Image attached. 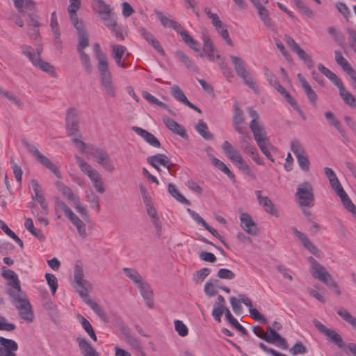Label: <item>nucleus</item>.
<instances>
[{
	"label": "nucleus",
	"instance_id": "0eeeda50",
	"mask_svg": "<svg viewBox=\"0 0 356 356\" xmlns=\"http://www.w3.org/2000/svg\"><path fill=\"white\" fill-rule=\"evenodd\" d=\"M78 44L77 51L80 56L81 63L84 66L86 70L90 73L92 71V65L89 56L84 51V49L89 45V38L88 33L84 29L77 31Z\"/></svg>",
	"mask_w": 356,
	"mask_h": 356
},
{
	"label": "nucleus",
	"instance_id": "7ed1b4c3",
	"mask_svg": "<svg viewBox=\"0 0 356 356\" xmlns=\"http://www.w3.org/2000/svg\"><path fill=\"white\" fill-rule=\"evenodd\" d=\"M75 159L79 168L82 172L89 177L95 190L99 193H104L105 192V188L99 172L93 168L91 165L86 162L81 157L76 155Z\"/></svg>",
	"mask_w": 356,
	"mask_h": 356
},
{
	"label": "nucleus",
	"instance_id": "dca6fc26",
	"mask_svg": "<svg viewBox=\"0 0 356 356\" xmlns=\"http://www.w3.org/2000/svg\"><path fill=\"white\" fill-rule=\"evenodd\" d=\"M119 325L120 331L123 335V339L126 343L131 346L138 352H142L143 348L138 339L131 332L130 329L124 324V323L119 320Z\"/></svg>",
	"mask_w": 356,
	"mask_h": 356
},
{
	"label": "nucleus",
	"instance_id": "e433bc0d",
	"mask_svg": "<svg viewBox=\"0 0 356 356\" xmlns=\"http://www.w3.org/2000/svg\"><path fill=\"white\" fill-rule=\"evenodd\" d=\"M337 195L340 197L341 201L345 209L350 211L352 213V215L356 218V207L353 203L351 200L349 198L346 192L343 190Z\"/></svg>",
	"mask_w": 356,
	"mask_h": 356
},
{
	"label": "nucleus",
	"instance_id": "9b49d317",
	"mask_svg": "<svg viewBox=\"0 0 356 356\" xmlns=\"http://www.w3.org/2000/svg\"><path fill=\"white\" fill-rule=\"evenodd\" d=\"M291 149L296 156L300 168L304 171H308L309 168V161L305 149L298 140H293L291 143Z\"/></svg>",
	"mask_w": 356,
	"mask_h": 356
},
{
	"label": "nucleus",
	"instance_id": "2eb2a0df",
	"mask_svg": "<svg viewBox=\"0 0 356 356\" xmlns=\"http://www.w3.org/2000/svg\"><path fill=\"white\" fill-rule=\"evenodd\" d=\"M252 120L250 122V129L253 134L254 138L266 134V132L264 126L259 121V115L258 113L250 107L246 108Z\"/></svg>",
	"mask_w": 356,
	"mask_h": 356
},
{
	"label": "nucleus",
	"instance_id": "79ce46f5",
	"mask_svg": "<svg viewBox=\"0 0 356 356\" xmlns=\"http://www.w3.org/2000/svg\"><path fill=\"white\" fill-rule=\"evenodd\" d=\"M96 161L106 170L112 172L114 170V166L111 160V158L105 151H102L97 159H96Z\"/></svg>",
	"mask_w": 356,
	"mask_h": 356
},
{
	"label": "nucleus",
	"instance_id": "6ab92c4d",
	"mask_svg": "<svg viewBox=\"0 0 356 356\" xmlns=\"http://www.w3.org/2000/svg\"><path fill=\"white\" fill-rule=\"evenodd\" d=\"M17 349L18 345L15 341L0 337V356H16L15 352Z\"/></svg>",
	"mask_w": 356,
	"mask_h": 356
},
{
	"label": "nucleus",
	"instance_id": "3c124183",
	"mask_svg": "<svg viewBox=\"0 0 356 356\" xmlns=\"http://www.w3.org/2000/svg\"><path fill=\"white\" fill-rule=\"evenodd\" d=\"M318 70L323 74L328 79H330L336 86L342 81L338 76L328 68L325 67L322 63L318 65Z\"/></svg>",
	"mask_w": 356,
	"mask_h": 356
},
{
	"label": "nucleus",
	"instance_id": "2f4dec72",
	"mask_svg": "<svg viewBox=\"0 0 356 356\" xmlns=\"http://www.w3.org/2000/svg\"><path fill=\"white\" fill-rule=\"evenodd\" d=\"M1 275L6 280H10L13 282L12 286L18 292L21 293V286L19 284V280L17 274L12 270L7 269L5 266L1 268Z\"/></svg>",
	"mask_w": 356,
	"mask_h": 356
},
{
	"label": "nucleus",
	"instance_id": "a18cd8bd",
	"mask_svg": "<svg viewBox=\"0 0 356 356\" xmlns=\"http://www.w3.org/2000/svg\"><path fill=\"white\" fill-rule=\"evenodd\" d=\"M33 65L40 70L49 74L51 76H55V69L53 65H51L49 63L42 60L39 56L38 58L35 60V62L33 63Z\"/></svg>",
	"mask_w": 356,
	"mask_h": 356
},
{
	"label": "nucleus",
	"instance_id": "4be33fe9",
	"mask_svg": "<svg viewBox=\"0 0 356 356\" xmlns=\"http://www.w3.org/2000/svg\"><path fill=\"white\" fill-rule=\"evenodd\" d=\"M31 185L34 191L35 196H32L33 199H35L40 204L41 208L43 210L44 216L48 214V205L45 202V197L40 190V186L35 179L31 180Z\"/></svg>",
	"mask_w": 356,
	"mask_h": 356
},
{
	"label": "nucleus",
	"instance_id": "bb28decb",
	"mask_svg": "<svg viewBox=\"0 0 356 356\" xmlns=\"http://www.w3.org/2000/svg\"><path fill=\"white\" fill-rule=\"evenodd\" d=\"M81 3H70L67 8L70 20L77 31L84 29L83 23L79 21L76 15V12L79 9Z\"/></svg>",
	"mask_w": 356,
	"mask_h": 356
},
{
	"label": "nucleus",
	"instance_id": "f03ea898",
	"mask_svg": "<svg viewBox=\"0 0 356 356\" xmlns=\"http://www.w3.org/2000/svg\"><path fill=\"white\" fill-rule=\"evenodd\" d=\"M222 149L225 154L232 161L238 168L253 179L257 178L256 174L245 162L238 151L227 140L222 144Z\"/></svg>",
	"mask_w": 356,
	"mask_h": 356
},
{
	"label": "nucleus",
	"instance_id": "393cba45",
	"mask_svg": "<svg viewBox=\"0 0 356 356\" xmlns=\"http://www.w3.org/2000/svg\"><path fill=\"white\" fill-rule=\"evenodd\" d=\"M163 121L168 129H169L173 133L180 136L184 138L187 137V134L185 129L172 118L165 116L163 117Z\"/></svg>",
	"mask_w": 356,
	"mask_h": 356
},
{
	"label": "nucleus",
	"instance_id": "cd10ccee",
	"mask_svg": "<svg viewBox=\"0 0 356 356\" xmlns=\"http://www.w3.org/2000/svg\"><path fill=\"white\" fill-rule=\"evenodd\" d=\"M138 32L143 37V38L149 44H151L159 54L163 56L165 55V51L162 47L160 45L159 42L154 38L153 35L150 32L147 31L143 27L139 28Z\"/></svg>",
	"mask_w": 356,
	"mask_h": 356
},
{
	"label": "nucleus",
	"instance_id": "37998d69",
	"mask_svg": "<svg viewBox=\"0 0 356 356\" xmlns=\"http://www.w3.org/2000/svg\"><path fill=\"white\" fill-rule=\"evenodd\" d=\"M239 134V143L241 149L245 152H248L251 148L254 147L252 145V140L250 134L248 132L247 129L243 130V134Z\"/></svg>",
	"mask_w": 356,
	"mask_h": 356
},
{
	"label": "nucleus",
	"instance_id": "e2e57ef3",
	"mask_svg": "<svg viewBox=\"0 0 356 356\" xmlns=\"http://www.w3.org/2000/svg\"><path fill=\"white\" fill-rule=\"evenodd\" d=\"M44 277L49 286L50 287L52 295L54 296L58 286L56 277L51 273H46Z\"/></svg>",
	"mask_w": 356,
	"mask_h": 356
},
{
	"label": "nucleus",
	"instance_id": "7c9ffc66",
	"mask_svg": "<svg viewBox=\"0 0 356 356\" xmlns=\"http://www.w3.org/2000/svg\"><path fill=\"white\" fill-rule=\"evenodd\" d=\"M147 161L152 167H156V164L161 165L165 167L170 171V160L167 156L162 154H156L153 156H149L147 158Z\"/></svg>",
	"mask_w": 356,
	"mask_h": 356
},
{
	"label": "nucleus",
	"instance_id": "680f3d73",
	"mask_svg": "<svg viewBox=\"0 0 356 356\" xmlns=\"http://www.w3.org/2000/svg\"><path fill=\"white\" fill-rule=\"evenodd\" d=\"M61 209L65 214L66 217L68 218L72 213V210L65 204V202L61 200L58 197L55 198V211Z\"/></svg>",
	"mask_w": 356,
	"mask_h": 356
},
{
	"label": "nucleus",
	"instance_id": "6e6d98bb",
	"mask_svg": "<svg viewBox=\"0 0 356 356\" xmlns=\"http://www.w3.org/2000/svg\"><path fill=\"white\" fill-rule=\"evenodd\" d=\"M285 100L293 108V109L297 111L298 115L302 118L303 120H306V116L304 114L302 110L300 108L299 105L295 99L287 92L286 94L283 95Z\"/></svg>",
	"mask_w": 356,
	"mask_h": 356
},
{
	"label": "nucleus",
	"instance_id": "aec40b11",
	"mask_svg": "<svg viewBox=\"0 0 356 356\" xmlns=\"http://www.w3.org/2000/svg\"><path fill=\"white\" fill-rule=\"evenodd\" d=\"M261 152L272 162H274V159L270 152V149H273L269 138L267 137L266 134L254 138Z\"/></svg>",
	"mask_w": 356,
	"mask_h": 356
},
{
	"label": "nucleus",
	"instance_id": "338daca9",
	"mask_svg": "<svg viewBox=\"0 0 356 356\" xmlns=\"http://www.w3.org/2000/svg\"><path fill=\"white\" fill-rule=\"evenodd\" d=\"M289 351L293 355H300V354L303 355L307 352V349L302 342L297 341L290 348Z\"/></svg>",
	"mask_w": 356,
	"mask_h": 356
},
{
	"label": "nucleus",
	"instance_id": "c03bdc74",
	"mask_svg": "<svg viewBox=\"0 0 356 356\" xmlns=\"http://www.w3.org/2000/svg\"><path fill=\"white\" fill-rule=\"evenodd\" d=\"M334 55L335 61L343 69V70L345 72H346L348 74L354 70L353 68L351 67L350 64L348 62V60L346 58H344V57L339 51H335Z\"/></svg>",
	"mask_w": 356,
	"mask_h": 356
},
{
	"label": "nucleus",
	"instance_id": "f8f14e48",
	"mask_svg": "<svg viewBox=\"0 0 356 356\" xmlns=\"http://www.w3.org/2000/svg\"><path fill=\"white\" fill-rule=\"evenodd\" d=\"M284 40L291 48L292 51L296 53L298 57L302 60L308 67L312 69L314 67V62L311 56L305 53V51L300 47L298 44L294 40V39L289 35H284Z\"/></svg>",
	"mask_w": 356,
	"mask_h": 356
},
{
	"label": "nucleus",
	"instance_id": "c756f323",
	"mask_svg": "<svg viewBox=\"0 0 356 356\" xmlns=\"http://www.w3.org/2000/svg\"><path fill=\"white\" fill-rule=\"evenodd\" d=\"M127 48L120 44H113L111 46V55L115 61L116 65L120 67H124L125 63L122 61V58Z\"/></svg>",
	"mask_w": 356,
	"mask_h": 356
},
{
	"label": "nucleus",
	"instance_id": "72a5a7b5",
	"mask_svg": "<svg viewBox=\"0 0 356 356\" xmlns=\"http://www.w3.org/2000/svg\"><path fill=\"white\" fill-rule=\"evenodd\" d=\"M67 218L76 228L79 236L83 239L86 238L88 236L86 224L74 213H72Z\"/></svg>",
	"mask_w": 356,
	"mask_h": 356
},
{
	"label": "nucleus",
	"instance_id": "ddd939ff",
	"mask_svg": "<svg viewBox=\"0 0 356 356\" xmlns=\"http://www.w3.org/2000/svg\"><path fill=\"white\" fill-rule=\"evenodd\" d=\"M100 75V81L106 94L110 97L115 96V88L112 81L111 73L109 71L108 65L98 67Z\"/></svg>",
	"mask_w": 356,
	"mask_h": 356
},
{
	"label": "nucleus",
	"instance_id": "de8ad7c7",
	"mask_svg": "<svg viewBox=\"0 0 356 356\" xmlns=\"http://www.w3.org/2000/svg\"><path fill=\"white\" fill-rule=\"evenodd\" d=\"M212 164L216 167L218 170L223 172L227 177L232 180L233 182H235V176L229 169V168L218 159L215 156H212Z\"/></svg>",
	"mask_w": 356,
	"mask_h": 356
},
{
	"label": "nucleus",
	"instance_id": "13d9d810",
	"mask_svg": "<svg viewBox=\"0 0 356 356\" xmlns=\"http://www.w3.org/2000/svg\"><path fill=\"white\" fill-rule=\"evenodd\" d=\"M170 92L173 97L177 101L184 104L188 101L181 89L177 85L172 86L170 88Z\"/></svg>",
	"mask_w": 356,
	"mask_h": 356
},
{
	"label": "nucleus",
	"instance_id": "a19ab883",
	"mask_svg": "<svg viewBox=\"0 0 356 356\" xmlns=\"http://www.w3.org/2000/svg\"><path fill=\"white\" fill-rule=\"evenodd\" d=\"M154 13L156 15L158 19H159L161 24L164 27H172L175 31L177 29H179V25L177 22L169 19L166 16L163 15V13L156 9L154 10Z\"/></svg>",
	"mask_w": 356,
	"mask_h": 356
},
{
	"label": "nucleus",
	"instance_id": "09e8293b",
	"mask_svg": "<svg viewBox=\"0 0 356 356\" xmlns=\"http://www.w3.org/2000/svg\"><path fill=\"white\" fill-rule=\"evenodd\" d=\"M337 314L353 327L356 328V318L343 307H339L337 311Z\"/></svg>",
	"mask_w": 356,
	"mask_h": 356
},
{
	"label": "nucleus",
	"instance_id": "864d4df0",
	"mask_svg": "<svg viewBox=\"0 0 356 356\" xmlns=\"http://www.w3.org/2000/svg\"><path fill=\"white\" fill-rule=\"evenodd\" d=\"M86 198L87 202L90 203L91 208L98 212L100 209L99 197L92 190H89L86 191Z\"/></svg>",
	"mask_w": 356,
	"mask_h": 356
},
{
	"label": "nucleus",
	"instance_id": "6e6552de",
	"mask_svg": "<svg viewBox=\"0 0 356 356\" xmlns=\"http://www.w3.org/2000/svg\"><path fill=\"white\" fill-rule=\"evenodd\" d=\"M296 196L300 207H312L314 201L312 185L308 182L298 185Z\"/></svg>",
	"mask_w": 356,
	"mask_h": 356
},
{
	"label": "nucleus",
	"instance_id": "9d476101",
	"mask_svg": "<svg viewBox=\"0 0 356 356\" xmlns=\"http://www.w3.org/2000/svg\"><path fill=\"white\" fill-rule=\"evenodd\" d=\"M79 113L73 108L66 112L65 128L69 136H76L79 131Z\"/></svg>",
	"mask_w": 356,
	"mask_h": 356
},
{
	"label": "nucleus",
	"instance_id": "b1692460",
	"mask_svg": "<svg viewBox=\"0 0 356 356\" xmlns=\"http://www.w3.org/2000/svg\"><path fill=\"white\" fill-rule=\"evenodd\" d=\"M298 79L302 86V88L305 93L308 100L312 105H315L317 100V95L316 92L312 88L307 80L302 76L300 73L298 75Z\"/></svg>",
	"mask_w": 356,
	"mask_h": 356
},
{
	"label": "nucleus",
	"instance_id": "603ef678",
	"mask_svg": "<svg viewBox=\"0 0 356 356\" xmlns=\"http://www.w3.org/2000/svg\"><path fill=\"white\" fill-rule=\"evenodd\" d=\"M225 316L229 321V323L234 327L238 332H240L243 335L248 334V331L245 328H244L238 321L232 316L229 309H226Z\"/></svg>",
	"mask_w": 356,
	"mask_h": 356
},
{
	"label": "nucleus",
	"instance_id": "4d7b16f0",
	"mask_svg": "<svg viewBox=\"0 0 356 356\" xmlns=\"http://www.w3.org/2000/svg\"><path fill=\"white\" fill-rule=\"evenodd\" d=\"M257 13L266 26L270 29L273 27L272 20L269 17L268 10L264 6L257 9Z\"/></svg>",
	"mask_w": 356,
	"mask_h": 356
},
{
	"label": "nucleus",
	"instance_id": "c85d7f7f",
	"mask_svg": "<svg viewBox=\"0 0 356 356\" xmlns=\"http://www.w3.org/2000/svg\"><path fill=\"white\" fill-rule=\"evenodd\" d=\"M138 287L147 306L149 308H152L154 307V301L152 299L153 293L149 284L146 282H144Z\"/></svg>",
	"mask_w": 356,
	"mask_h": 356
},
{
	"label": "nucleus",
	"instance_id": "39448f33",
	"mask_svg": "<svg viewBox=\"0 0 356 356\" xmlns=\"http://www.w3.org/2000/svg\"><path fill=\"white\" fill-rule=\"evenodd\" d=\"M308 260L311 264L310 272L312 276L324 283L328 287H336L337 282L332 276L325 270V268L320 264L314 257H309Z\"/></svg>",
	"mask_w": 356,
	"mask_h": 356
},
{
	"label": "nucleus",
	"instance_id": "4468645a",
	"mask_svg": "<svg viewBox=\"0 0 356 356\" xmlns=\"http://www.w3.org/2000/svg\"><path fill=\"white\" fill-rule=\"evenodd\" d=\"M313 324L319 332L330 338L339 348H342L344 346V343L341 335L336 331L332 329L327 328L316 319L313 320Z\"/></svg>",
	"mask_w": 356,
	"mask_h": 356
},
{
	"label": "nucleus",
	"instance_id": "052dcab7",
	"mask_svg": "<svg viewBox=\"0 0 356 356\" xmlns=\"http://www.w3.org/2000/svg\"><path fill=\"white\" fill-rule=\"evenodd\" d=\"M14 1L15 6L19 10L23 11L22 8L25 7L30 10L35 9V3L32 0H13Z\"/></svg>",
	"mask_w": 356,
	"mask_h": 356
},
{
	"label": "nucleus",
	"instance_id": "412c9836",
	"mask_svg": "<svg viewBox=\"0 0 356 356\" xmlns=\"http://www.w3.org/2000/svg\"><path fill=\"white\" fill-rule=\"evenodd\" d=\"M241 226L245 232L250 235L255 236L258 233L257 225L254 223L251 216L247 213H243L240 215Z\"/></svg>",
	"mask_w": 356,
	"mask_h": 356
},
{
	"label": "nucleus",
	"instance_id": "69168bd1",
	"mask_svg": "<svg viewBox=\"0 0 356 356\" xmlns=\"http://www.w3.org/2000/svg\"><path fill=\"white\" fill-rule=\"evenodd\" d=\"M218 280L214 282H207L204 284V291L209 297L214 296L217 293L216 287Z\"/></svg>",
	"mask_w": 356,
	"mask_h": 356
},
{
	"label": "nucleus",
	"instance_id": "5fc2aeb1",
	"mask_svg": "<svg viewBox=\"0 0 356 356\" xmlns=\"http://www.w3.org/2000/svg\"><path fill=\"white\" fill-rule=\"evenodd\" d=\"M168 191L173 197H175L179 202L188 205L190 204V202L178 191V190L176 188L174 184H168Z\"/></svg>",
	"mask_w": 356,
	"mask_h": 356
},
{
	"label": "nucleus",
	"instance_id": "5701e85b",
	"mask_svg": "<svg viewBox=\"0 0 356 356\" xmlns=\"http://www.w3.org/2000/svg\"><path fill=\"white\" fill-rule=\"evenodd\" d=\"M131 129L138 136L142 137L148 144L154 147H160L159 140L150 132L136 126L131 127Z\"/></svg>",
	"mask_w": 356,
	"mask_h": 356
},
{
	"label": "nucleus",
	"instance_id": "774afa93",
	"mask_svg": "<svg viewBox=\"0 0 356 356\" xmlns=\"http://www.w3.org/2000/svg\"><path fill=\"white\" fill-rule=\"evenodd\" d=\"M296 6L300 10V11L309 18H312L314 13L311 9H309L302 0H293Z\"/></svg>",
	"mask_w": 356,
	"mask_h": 356
},
{
	"label": "nucleus",
	"instance_id": "a211bd4d",
	"mask_svg": "<svg viewBox=\"0 0 356 356\" xmlns=\"http://www.w3.org/2000/svg\"><path fill=\"white\" fill-rule=\"evenodd\" d=\"M232 124L235 131L238 134H243V130L247 129V127L245 124L243 111L241 110L238 104H234Z\"/></svg>",
	"mask_w": 356,
	"mask_h": 356
},
{
	"label": "nucleus",
	"instance_id": "58836bf2",
	"mask_svg": "<svg viewBox=\"0 0 356 356\" xmlns=\"http://www.w3.org/2000/svg\"><path fill=\"white\" fill-rule=\"evenodd\" d=\"M122 270L126 276L138 286L145 282L141 275L136 269L124 267Z\"/></svg>",
	"mask_w": 356,
	"mask_h": 356
},
{
	"label": "nucleus",
	"instance_id": "8fccbe9b",
	"mask_svg": "<svg viewBox=\"0 0 356 356\" xmlns=\"http://www.w3.org/2000/svg\"><path fill=\"white\" fill-rule=\"evenodd\" d=\"M94 51L97 60V68L108 65L106 55L101 50L100 45L98 43L94 44Z\"/></svg>",
	"mask_w": 356,
	"mask_h": 356
},
{
	"label": "nucleus",
	"instance_id": "473e14b6",
	"mask_svg": "<svg viewBox=\"0 0 356 356\" xmlns=\"http://www.w3.org/2000/svg\"><path fill=\"white\" fill-rule=\"evenodd\" d=\"M339 90V95L343 102L352 108H356V98L345 88L343 83H340L337 86Z\"/></svg>",
	"mask_w": 356,
	"mask_h": 356
},
{
	"label": "nucleus",
	"instance_id": "f3484780",
	"mask_svg": "<svg viewBox=\"0 0 356 356\" xmlns=\"http://www.w3.org/2000/svg\"><path fill=\"white\" fill-rule=\"evenodd\" d=\"M266 336H264L265 341L277 344V346L280 347L284 350L288 348V343L286 340L282 337L277 332H275V329H273L271 325H268L267 327Z\"/></svg>",
	"mask_w": 356,
	"mask_h": 356
},
{
	"label": "nucleus",
	"instance_id": "f704fd0d",
	"mask_svg": "<svg viewBox=\"0 0 356 356\" xmlns=\"http://www.w3.org/2000/svg\"><path fill=\"white\" fill-rule=\"evenodd\" d=\"M76 341L83 356H98V353L83 338L77 337Z\"/></svg>",
	"mask_w": 356,
	"mask_h": 356
},
{
	"label": "nucleus",
	"instance_id": "20e7f679",
	"mask_svg": "<svg viewBox=\"0 0 356 356\" xmlns=\"http://www.w3.org/2000/svg\"><path fill=\"white\" fill-rule=\"evenodd\" d=\"M13 297L15 307L19 310L20 317L27 321L32 322L34 318L31 305L24 293L21 291L17 294L10 293Z\"/></svg>",
	"mask_w": 356,
	"mask_h": 356
},
{
	"label": "nucleus",
	"instance_id": "bf43d9fd",
	"mask_svg": "<svg viewBox=\"0 0 356 356\" xmlns=\"http://www.w3.org/2000/svg\"><path fill=\"white\" fill-rule=\"evenodd\" d=\"M260 205L263 207L264 210L275 216H277V211L275 209L274 204L272 201L267 196H264V199H263L259 203Z\"/></svg>",
	"mask_w": 356,
	"mask_h": 356
},
{
	"label": "nucleus",
	"instance_id": "ea45409f",
	"mask_svg": "<svg viewBox=\"0 0 356 356\" xmlns=\"http://www.w3.org/2000/svg\"><path fill=\"white\" fill-rule=\"evenodd\" d=\"M324 115L329 124L333 126L343 137H345L346 134L341 127V122L335 118L333 113L328 111L325 112Z\"/></svg>",
	"mask_w": 356,
	"mask_h": 356
},
{
	"label": "nucleus",
	"instance_id": "a878e982",
	"mask_svg": "<svg viewBox=\"0 0 356 356\" xmlns=\"http://www.w3.org/2000/svg\"><path fill=\"white\" fill-rule=\"evenodd\" d=\"M293 233L302 242L303 246L311 253L316 254L318 249L309 240L307 236L302 232L298 231L295 227H291Z\"/></svg>",
	"mask_w": 356,
	"mask_h": 356
},
{
	"label": "nucleus",
	"instance_id": "f257e3e1",
	"mask_svg": "<svg viewBox=\"0 0 356 356\" xmlns=\"http://www.w3.org/2000/svg\"><path fill=\"white\" fill-rule=\"evenodd\" d=\"M74 279L80 289L77 290L82 300L93 310V312L104 322L108 321L107 316L99 305L92 300L88 295V289L91 287L90 283L84 279L83 266L76 264L74 268Z\"/></svg>",
	"mask_w": 356,
	"mask_h": 356
},
{
	"label": "nucleus",
	"instance_id": "49530a36",
	"mask_svg": "<svg viewBox=\"0 0 356 356\" xmlns=\"http://www.w3.org/2000/svg\"><path fill=\"white\" fill-rule=\"evenodd\" d=\"M57 186L59 191L62 193V194L68 201H71L72 203H74L76 200L79 198V196L76 195L73 193L72 190L70 187L65 185L64 184L58 182L57 183Z\"/></svg>",
	"mask_w": 356,
	"mask_h": 356
},
{
	"label": "nucleus",
	"instance_id": "c9c22d12",
	"mask_svg": "<svg viewBox=\"0 0 356 356\" xmlns=\"http://www.w3.org/2000/svg\"><path fill=\"white\" fill-rule=\"evenodd\" d=\"M176 57L184 65V66L191 71L198 72L199 68L182 51H175Z\"/></svg>",
	"mask_w": 356,
	"mask_h": 356
},
{
	"label": "nucleus",
	"instance_id": "0e129e2a",
	"mask_svg": "<svg viewBox=\"0 0 356 356\" xmlns=\"http://www.w3.org/2000/svg\"><path fill=\"white\" fill-rule=\"evenodd\" d=\"M216 29L228 45L233 46V42L229 38L227 26L224 23L221 24V26H219V27H216Z\"/></svg>",
	"mask_w": 356,
	"mask_h": 356
},
{
	"label": "nucleus",
	"instance_id": "4c0bfd02",
	"mask_svg": "<svg viewBox=\"0 0 356 356\" xmlns=\"http://www.w3.org/2000/svg\"><path fill=\"white\" fill-rule=\"evenodd\" d=\"M195 129L204 140H211L213 138V134L209 131L208 127L203 120L198 121L195 126Z\"/></svg>",
	"mask_w": 356,
	"mask_h": 356
},
{
	"label": "nucleus",
	"instance_id": "423d86ee",
	"mask_svg": "<svg viewBox=\"0 0 356 356\" xmlns=\"http://www.w3.org/2000/svg\"><path fill=\"white\" fill-rule=\"evenodd\" d=\"M23 145L38 163L52 172L57 178H61V174L58 168L46 156L40 153L33 144H31L26 140H24Z\"/></svg>",
	"mask_w": 356,
	"mask_h": 356
},
{
	"label": "nucleus",
	"instance_id": "1a4fd4ad",
	"mask_svg": "<svg viewBox=\"0 0 356 356\" xmlns=\"http://www.w3.org/2000/svg\"><path fill=\"white\" fill-rule=\"evenodd\" d=\"M229 58L234 65V70L238 76L241 77L245 83L251 88H254V83L249 73L246 70L244 60L239 56L230 55Z\"/></svg>",
	"mask_w": 356,
	"mask_h": 356
}]
</instances>
